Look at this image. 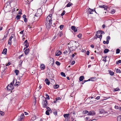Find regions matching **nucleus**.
<instances>
[{"instance_id": "30", "label": "nucleus", "mask_w": 121, "mask_h": 121, "mask_svg": "<svg viewBox=\"0 0 121 121\" xmlns=\"http://www.w3.org/2000/svg\"><path fill=\"white\" fill-rule=\"evenodd\" d=\"M20 82H17L15 84V86H18V85H20Z\"/></svg>"}, {"instance_id": "55", "label": "nucleus", "mask_w": 121, "mask_h": 121, "mask_svg": "<svg viewBox=\"0 0 121 121\" xmlns=\"http://www.w3.org/2000/svg\"><path fill=\"white\" fill-rule=\"evenodd\" d=\"M23 56V54H22V55H20V56H19L18 57V58L20 59H21V57L22 56Z\"/></svg>"}, {"instance_id": "9", "label": "nucleus", "mask_w": 121, "mask_h": 121, "mask_svg": "<svg viewBox=\"0 0 121 121\" xmlns=\"http://www.w3.org/2000/svg\"><path fill=\"white\" fill-rule=\"evenodd\" d=\"M7 89L8 90H10L13 89V87L11 86H10L9 85L7 87Z\"/></svg>"}, {"instance_id": "47", "label": "nucleus", "mask_w": 121, "mask_h": 121, "mask_svg": "<svg viewBox=\"0 0 121 121\" xmlns=\"http://www.w3.org/2000/svg\"><path fill=\"white\" fill-rule=\"evenodd\" d=\"M0 114L2 116H4V113L2 112V111H0Z\"/></svg>"}, {"instance_id": "61", "label": "nucleus", "mask_w": 121, "mask_h": 121, "mask_svg": "<svg viewBox=\"0 0 121 121\" xmlns=\"http://www.w3.org/2000/svg\"><path fill=\"white\" fill-rule=\"evenodd\" d=\"M11 63L10 62H9L7 64V65H6V66H8L10 65Z\"/></svg>"}, {"instance_id": "4", "label": "nucleus", "mask_w": 121, "mask_h": 121, "mask_svg": "<svg viewBox=\"0 0 121 121\" xmlns=\"http://www.w3.org/2000/svg\"><path fill=\"white\" fill-rule=\"evenodd\" d=\"M47 101L46 100V98H45L44 100H43V105L44 107H46L47 106L48 103H47Z\"/></svg>"}, {"instance_id": "46", "label": "nucleus", "mask_w": 121, "mask_h": 121, "mask_svg": "<svg viewBox=\"0 0 121 121\" xmlns=\"http://www.w3.org/2000/svg\"><path fill=\"white\" fill-rule=\"evenodd\" d=\"M25 46H26V48H28L29 47V45L28 43H25Z\"/></svg>"}, {"instance_id": "58", "label": "nucleus", "mask_w": 121, "mask_h": 121, "mask_svg": "<svg viewBox=\"0 0 121 121\" xmlns=\"http://www.w3.org/2000/svg\"><path fill=\"white\" fill-rule=\"evenodd\" d=\"M75 62L74 61H73L71 63V65H73L75 64Z\"/></svg>"}, {"instance_id": "56", "label": "nucleus", "mask_w": 121, "mask_h": 121, "mask_svg": "<svg viewBox=\"0 0 121 121\" xmlns=\"http://www.w3.org/2000/svg\"><path fill=\"white\" fill-rule=\"evenodd\" d=\"M53 113L54 114V115H56L57 114V112L56 111H55L53 112Z\"/></svg>"}, {"instance_id": "18", "label": "nucleus", "mask_w": 121, "mask_h": 121, "mask_svg": "<svg viewBox=\"0 0 121 121\" xmlns=\"http://www.w3.org/2000/svg\"><path fill=\"white\" fill-rule=\"evenodd\" d=\"M45 81L46 82V83L48 85H49L50 84V82L48 80V78H46L45 80Z\"/></svg>"}, {"instance_id": "15", "label": "nucleus", "mask_w": 121, "mask_h": 121, "mask_svg": "<svg viewBox=\"0 0 121 121\" xmlns=\"http://www.w3.org/2000/svg\"><path fill=\"white\" fill-rule=\"evenodd\" d=\"M93 11V9H91L89 8L88 9V12L90 14H92L93 13L92 12Z\"/></svg>"}, {"instance_id": "62", "label": "nucleus", "mask_w": 121, "mask_h": 121, "mask_svg": "<svg viewBox=\"0 0 121 121\" xmlns=\"http://www.w3.org/2000/svg\"><path fill=\"white\" fill-rule=\"evenodd\" d=\"M68 53V52L67 51H65L64 52H63V53L64 54H66L67 53Z\"/></svg>"}, {"instance_id": "48", "label": "nucleus", "mask_w": 121, "mask_h": 121, "mask_svg": "<svg viewBox=\"0 0 121 121\" xmlns=\"http://www.w3.org/2000/svg\"><path fill=\"white\" fill-rule=\"evenodd\" d=\"M119 107L118 106L116 105H115L114 107L115 109H118V110H119Z\"/></svg>"}, {"instance_id": "35", "label": "nucleus", "mask_w": 121, "mask_h": 121, "mask_svg": "<svg viewBox=\"0 0 121 121\" xmlns=\"http://www.w3.org/2000/svg\"><path fill=\"white\" fill-rule=\"evenodd\" d=\"M109 73L110 75H114V73L113 72L110 71H109Z\"/></svg>"}, {"instance_id": "11", "label": "nucleus", "mask_w": 121, "mask_h": 121, "mask_svg": "<svg viewBox=\"0 0 121 121\" xmlns=\"http://www.w3.org/2000/svg\"><path fill=\"white\" fill-rule=\"evenodd\" d=\"M61 51H57L55 55L56 56H59L60 55H61Z\"/></svg>"}, {"instance_id": "32", "label": "nucleus", "mask_w": 121, "mask_h": 121, "mask_svg": "<svg viewBox=\"0 0 121 121\" xmlns=\"http://www.w3.org/2000/svg\"><path fill=\"white\" fill-rule=\"evenodd\" d=\"M23 61L21 60L20 61V64L19 65V67H21L22 66V63Z\"/></svg>"}, {"instance_id": "45", "label": "nucleus", "mask_w": 121, "mask_h": 121, "mask_svg": "<svg viewBox=\"0 0 121 121\" xmlns=\"http://www.w3.org/2000/svg\"><path fill=\"white\" fill-rule=\"evenodd\" d=\"M107 57V56H105L104 57V59L103 60L104 61H105V62L106 61V58Z\"/></svg>"}, {"instance_id": "2", "label": "nucleus", "mask_w": 121, "mask_h": 121, "mask_svg": "<svg viewBox=\"0 0 121 121\" xmlns=\"http://www.w3.org/2000/svg\"><path fill=\"white\" fill-rule=\"evenodd\" d=\"M52 14H50L46 18V20L45 21L52 22Z\"/></svg>"}, {"instance_id": "23", "label": "nucleus", "mask_w": 121, "mask_h": 121, "mask_svg": "<svg viewBox=\"0 0 121 121\" xmlns=\"http://www.w3.org/2000/svg\"><path fill=\"white\" fill-rule=\"evenodd\" d=\"M14 72L16 73V75H17L19 73V71L17 69H15V70Z\"/></svg>"}, {"instance_id": "25", "label": "nucleus", "mask_w": 121, "mask_h": 121, "mask_svg": "<svg viewBox=\"0 0 121 121\" xmlns=\"http://www.w3.org/2000/svg\"><path fill=\"white\" fill-rule=\"evenodd\" d=\"M59 85L56 84L53 87L55 89H57L59 87Z\"/></svg>"}, {"instance_id": "49", "label": "nucleus", "mask_w": 121, "mask_h": 121, "mask_svg": "<svg viewBox=\"0 0 121 121\" xmlns=\"http://www.w3.org/2000/svg\"><path fill=\"white\" fill-rule=\"evenodd\" d=\"M120 50L119 49H117V51L116 53L117 54L119 53H120Z\"/></svg>"}, {"instance_id": "7", "label": "nucleus", "mask_w": 121, "mask_h": 121, "mask_svg": "<svg viewBox=\"0 0 121 121\" xmlns=\"http://www.w3.org/2000/svg\"><path fill=\"white\" fill-rule=\"evenodd\" d=\"M13 38V36H11L10 38H9V40L8 41V44L10 45H11L12 43V41L11 40L12 38Z\"/></svg>"}, {"instance_id": "36", "label": "nucleus", "mask_w": 121, "mask_h": 121, "mask_svg": "<svg viewBox=\"0 0 121 121\" xmlns=\"http://www.w3.org/2000/svg\"><path fill=\"white\" fill-rule=\"evenodd\" d=\"M109 42V41H108V40H106V41H103V43L104 44L106 43L107 44H108V43Z\"/></svg>"}, {"instance_id": "44", "label": "nucleus", "mask_w": 121, "mask_h": 121, "mask_svg": "<svg viewBox=\"0 0 121 121\" xmlns=\"http://www.w3.org/2000/svg\"><path fill=\"white\" fill-rule=\"evenodd\" d=\"M48 110H46V114L47 115H49V113Z\"/></svg>"}, {"instance_id": "8", "label": "nucleus", "mask_w": 121, "mask_h": 121, "mask_svg": "<svg viewBox=\"0 0 121 121\" xmlns=\"http://www.w3.org/2000/svg\"><path fill=\"white\" fill-rule=\"evenodd\" d=\"M103 33V34L104 33V32L103 31H98L96 33H97L98 35H99L100 36H101L102 35V34Z\"/></svg>"}, {"instance_id": "63", "label": "nucleus", "mask_w": 121, "mask_h": 121, "mask_svg": "<svg viewBox=\"0 0 121 121\" xmlns=\"http://www.w3.org/2000/svg\"><path fill=\"white\" fill-rule=\"evenodd\" d=\"M86 54L87 55H89V51H87L86 52Z\"/></svg>"}, {"instance_id": "54", "label": "nucleus", "mask_w": 121, "mask_h": 121, "mask_svg": "<svg viewBox=\"0 0 121 121\" xmlns=\"http://www.w3.org/2000/svg\"><path fill=\"white\" fill-rule=\"evenodd\" d=\"M120 90V89L119 88H115L114 89L115 91H119Z\"/></svg>"}, {"instance_id": "39", "label": "nucleus", "mask_w": 121, "mask_h": 121, "mask_svg": "<svg viewBox=\"0 0 121 121\" xmlns=\"http://www.w3.org/2000/svg\"><path fill=\"white\" fill-rule=\"evenodd\" d=\"M121 63V60H119L116 62V64H117L118 65L119 63Z\"/></svg>"}, {"instance_id": "29", "label": "nucleus", "mask_w": 121, "mask_h": 121, "mask_svg": "<svg viewBox=\"0 0 121 121\" xmlns=\"http://www.w3.org/2000/svg\"><path fill=\"white\" fill-rule=\"evenodd\" d=\"M116 71L117 73H121V70L118 69H116Z\"/></svg>"}, {"instance_id": "3", "label": "nucleus", "mask_w": 121, "mask_h": 121, "mask_svg": "<svg viewBox=\"0 0 121 121\" xmlns=\"http://www.w3.org/2000/svg\"><path fill=\"white\" fill-rule=\"evenodd\" d=\"M24 117V113H22L20 116H19L18 118V121H22L23 120Z\"/></svg>"}, {"instance_id": "5", "label": "nucleus", "mask_w": 121, "mask_h": 121, "mask_svg": "<svg viewBox=\"0 0 121 121\" xmlns=\"http://www.w3.org/2000/svg\"><path fill=\"white\" fill-rule=\"evenodd\" d=\"M95 114V112L93 111H92L89 112V113L87 114L88 115L93 116Z\"/></svg>"}, {"instance_id": "31", "label": "nucleus", "mask_w": 121, "mask_h": 121, "mask_svg": "<svg viewBox=\"0 0 121 121\" xmlns=\"http://www.w3.org/2000/svg\"><path fill=\"white\" fill-rule=\"evenodd\" d=\"M61 75L62 76L64 77H66V75L63 72H62L61 73Z\"/></svg>"}, {"instance_id": "21", "label": "nucleus", "mask_w": 121, "mask_h": 121, "mask_svg": "<svg viewBox=\"0 0 121 121\" xmlns=\"http://www.w3.org/2000/svg\"><path fill=\"white\" fill-rule=\"evenodd\" d=\"M69 53L71 52V51H73L74 50L73 47H71L70 48H69Z\"/></svg>"}, {"instance_id": "12", "label": "nucleus", "mask_w": 121, "mask_h": 121, "mask_svg": "<svg viewBox=\"0 0 121 121\" xmlns=\"http://www.w3.org/2000/svg\"><path fill=\"white\" fill-rule=\"evenodd\" d=\"M63 34V33L61 31H59L58 32L57 34L58 36L60 37H61L62 35Z\"/></svg>"}, {"instance_id": "40", "label": "nucleus", "mask_w": 121, "mask_h": 121, "mask_svg": "<svg viewBox=\"0 0 121 121\" xmlns=\"http://www.w3.org/2000/svg\"><path fill=\"white\" fill-rule=\"evenodd\" d=\"M56 64L58 65H60V63L58 61H56L55 62Z\"/></svg>"}, {"instance_id": "16", "label": "nucleus", "mask_w": 121, "mask_h": 121, "mask_svg": "<svg viewBox=\"0 0 121 121\" xmlns=\"http://www.w3.org/2000/svg\"><path fill=\"white\" fill-rule=\"evenodd\" d=\"M29 51V48L27 49L25 51V55H27L28 54Z\"/></svg>"}, {"instance_id": "38", "label": "nucleus", "mask_w": 121, "mask_h": 121, "mask_svg": "<svg viewBox=\"0 0 121 121\" xmlns=\"http://www.w3.org/2000/svg\"><path fill=\"white\" fill-rule=\"evenodd\" d=\"M45 96H46V97L45 98L46 99H50L48 95L47 94H46L45 95Z\"/></svg>"}, {"instance_id": "51", "label": "nucleus", "mask_w": 121, "mask_h": 121, "mask_svg": "<svg viewBox=\"0 0 121 121\" xmlns=\"http://www.w3.org/2000/svg\"><path fill=\"white\" fill-rule=\"evenodd\" d=\"M110 38L109 36H107V38H106V39H107V40H108V41H109V40L110 39Z\"/></svg>"}, {"instance_id": "64", "label": "nucleus", "mask_w": 121, "mask_h": 121, "mask_svg": "<svg viewBox=\"0 0 121 121\" xmlns=\"http://www.w3.org/2000/svg\"><path fill=\"white\" fill-rule=\"evenodd\" d=\"M24 21L25 22H27V19L26 18L24 19Z\"/></svg>"}, {"instance_id": "22", "label": "nucleus", "mask_w": 121, "mask_h": 121, "mask_svg": "<svg viewBox=\"0 0 121 121\" xmlns=\"http://www.w3.org/2000/svg\"><path fill=\"white\" fill-rule=\"evenodd\" d=\"M91 81H94L96 80V78L95 77H92L91 78Z\"/></svg>"}, {"instance_id": "59", "label": "nucleus", "mask_w": 121, "mask_h": 121, "mask_svg": "<svg viewBox=\"0 0 121 121\" xmlns=\"http://www.w3.org/2000/svg\"><path fill=\"white\" fill-rule=\"evenodd\" d=\"M86 81H86V80H84L82 82V84H83L84 83H85V82H86Z\"/></svg>"}, {"instance_id": "33", "label": "nucleus", "mask_w": 121, "mask_h": 121, "mask_svg": "<svg viewBox=\"0 0 121 121\" xmlns=\"http://www.w3.org/2000/svg\"><path fill=\"white\" fill-rule=\"evenodd\" d=\"M72 4L70 2H69V3L68 4L66 5V6L67 7H70L71 5V4Z\"/></svg>"}, {"instance_id": "6", "label": "nucleus", "mask_w": 121, "mask_h": 121, "mask_svg": "<svg viewBox=\"0 0 121 121\" xmlns=\"http://www.w3.org/2000/svg\"><path fill=\"white\" fill-rule=\"evenodd\" d=\"M71 29L73 30L74 32H76L77 31V28L76 27L73 26H72L71 27Z\"/></svg>"}, {"instance_id": "20", "label": "nucleus", "mask_w": 121, "mask_h": 121, "mask_svg": "<svg viewBox=\"0 0 121 121\" xmlns=\"http://www.w3.org/2000/svg\"><path fill=\"white\" fill-rule=\"evenodd\" d=\"M95 35L97 37L99 38L100 39V40H101L102 38V35H101V36H100L99 35H98L97 33H96Z\"/></svg>"}, {"instance_id": "34", "label": "nucleus", "mask_w": 121, "mask_h": 121, "mask_svg": "<svg viewBox=\"0 0 121 121\" xmlns=\"http://www.w3.org/2000/svg\"><path fill=\"white\" fill-rule=\"evenodd\" d=\"M69 115V114H64V116L65 118H66L68 117Z\"/></svg>"}, {"instance_id": "42", "label": "nucleus", "mask_w": 121, "mask_h": 121, "mask_svg": "<svg viewBox=\"0 0 121 121\" xmlns=\"http://www.w3.org/2000/svg\"><path fill=\"white\" fill-rule=\"evenodd\" d=\"M39 13H36L35 15V16H36V17H39L40 16V15L41 14V13L39 14V15H38V14Z\"/></svg>"}, {"instance_id": "37", "label": "nucleus", "mask_w": 121, "mask_h": 121, "mask_svg": "<svg viewBox=\"0 0 121 121\" xmlns=\"http://www.w3.org/2000/svg\"><path fill=\"white\" fill-rule=\"evenodd\" d=\"M20 15H17L16 16V18L17 19V20L19 19H20Z\"/></svg>"}, {"instance_id": "57", "label": "nucleus", "mask_w": 121, "mask_h": 121, "mask_svg": "<svg viewBox=\"0 0 121 121\" xmlns=\"http://www.w3.org/2000/svg\"><path fill=\"white\" fill-rule=\"evenodd\" d=\"M60 98L59 97H58L56 98V101H57L58 100H60Z\"/></svg>"}, {"instance_id": "28", "label": "nucleus", "mask_w": 121, "mask_h": 121, "mask_svg": "<svg viewBox=\"0 0 121 121\" xmlns=\"http://www.w3.org/2000/svg\"><path fill=\"white\" fill-rule=\"evenodd\" d=\"M104 112V110L102 109H101L99 110V113L100 114H102Z\"/></svg>"}, {"instance_id": "53", "label": "nucleus", "mask_w": 121, "mask_h": 121, "mask_svg": "<svg viewBox=\"0 0 121 121\" xmlns=\"http://www.w3.org/2000/svg\"><path fill=\"white\" fill-rule=\"evenodd\" d=\"M47 108V109H48V110H48V111H51V109L50 108L48 107H47V106L46 107Z\"/></svg>"}, {"instance_id": "50", "label": "nucleus", "mask_w": 121, "mask_h": 121, "mask_svg": "<svg viewBox=\"0 0 121 121\" xmlns=\"http://www.w3.org/2000/svg\"><path fill=\"white\" fill-rule=\"evenodd\" d=\"M111 13L112 14H114L115 13V10L113 9L112 10H111Z\"/></svg>"}, {"instance_id": "27", "label": "nucleus", "mask_w": 121, "mask_h": 121, "mask_svg": "<svg viewBox=\"0 0 121 121\" xmlns=\"http://www.w3.org/2000/svg\"><path fill=\"white\" fill-rule=\"evenodd\" d=\"M117 120L118 121H121V116H120L117 117Z\"/></svg>"}, {"instance_id": "17", "label": "nucleus", "mask_w": 121, "mask_h": 121, "mask_svg": "<svg viewBox=\"0 0 121 121\" xmlns=\"http://www.w3.org/2000/svg\"><path fill=\"white\" fill-rule=\"evenodd\" d=\"M84 78V77L83 76H81L79 78V80L80 81H82Z\"/></svg>"}, {"instance_id": "60", "label": "nucleus", "mask_w": 121, "mask_h": 121, "mask_svg": "<svg viewBox=\"0 0 121 121\" xmlns=\"http://www.w3.org/2000/svg\"><path fill=\"white\" fill-rule=\"evenodd\" d=\"M90 119V117H87L86 118V120H89V119Z\"/></svg>"}, {"instance_id": "14", "label": "nucleus", "mask_w": 121, "mask_h": 121, "mask_svg": "<svg viewBox=\"0 0 121 121\" xmlns=\"http://www.w3.org/2000/svg\"><path fill=\"white\" fill-rule=\"evenodd\" d=\"M99 7L103 8L104 9V10H105L107 9V7L104 5H100L99 6Z\"/></svg>"}, {"instance_id": "13", "label": "nucleus", "mask_w": 121, "mask_h": 121, "mask_svg": "<svg viewBox=\"0 0 121 121\" xmlns=\"http://www.w3.org/2000/svg\"><path fill=\"white\" fill-rule=\"evenodd\" d=\"M45 65L43 64H42L41 65L40 68L41 70H43L45 68Z\"/></svg>"}, {"instance_id": "43", "label": "nucleus", "mask_w": 121, "mask_h": 121, "mask_svg": "<svg viewBox=\"0 0 121 121\" xmlns=\"http://www.w3.org/2000/svg\"><path fill=\"white\" fill-rule=\"evenodd\" d=\"M82 35L81 34H80L78 35V37L79 38L81 39V38Z\"/></svg>"}, {"instance_id": "19", "label": "nucleus", "mask_w": 121, "mask_h": 121, "mask_svg": "<svg viewBox=\"0 0 121 121\" xmlns=\"http://www.w3.org/2000/svg\"><path fill=\"white\" fill-rule=\"evenodd\" d=\"M7 50L6 48H5L4 49L2 52V53L3 54H4L5 55L7 53Z\"/></svg>"}, {"instance_id": "24", "label": "nucleus", "mask_w": 121, "mask_h": 121, "mask_svg": "<svg viewBox=\"0 0 121 121\" xmlns=\"http://www.w3.org/2000/svg\"><path fill=\"white\" fill-rule=\"evenodd\" d=\"M109 51L108 49L107 48L105 49L104 51V53H108Z\"/></svg>"}, {"instance_id": "26", "label": "nucleus", "mask_w": 121, "mask_h": 121, "mask_svg": "<svg viewBox=\"0 0 121 121\" xmlns=\"http://www.w3.org/2000/svg\"><path fill=\"white\" fill-rule=\"evenodd\" d=\"M88 112L87 110H84L82 111V113L83 114H85L88 113Z\"/></svg>"}, {"instance_id": "10", "label": "nucleus", "mask_w": 121, "mask_h": 121, "mask_svg": "<svg viewBox=\"0 0 121 121\" xmlns=\"http://www.w3.org/2000/svg\"><path fill=\"white\" fill-rule=\"evenodd\" d=\"M9 33V31H7L4 34V37L3 38L2 40H4V38H6L7 36Z\"/></svg>"}, {"instance_id": "52", "label": "nucleus", "mask_w": 121, "mask_h": 121, "mask_svg": "<svg viewBox=\"0 0 121 121\" xmlns=\"http://www.w3.org/2000/svg\"><path fill=\"white\" fill-rule=\"evenodd\" d=\"M65 10H64L62 12V13H61V16H63L65 14Z\"/></svg>"}, {"instance_id": "41", "label": "nucleus", "mask_w": 121, "mask_h": 121, "mask_svg": "<svg viewBox=\"0 0 121 121\" xmlns=\"http://www.w3.org/2000/svg\"><path fill=\"white\" fill-rule=\"evenodd\" d=\"M64 26L63 25H61L60 26V28L61 30H62L64 27Z\"/></svg>"}, {"instance_id": "1", "label": "nucleus", "mask_w": 121, "mask_h": 121, "mask_svg": "<svg viewBox=\"0 0 121 121\" xmlns=\"http://www.w3.org/2000/svg\"><path fill=\"white\" fill-rule=\"evenodd\" d=\"M45 23L46 28L48 29L52 25V22L45 21Z\"/></svg>"}]
</instances>
